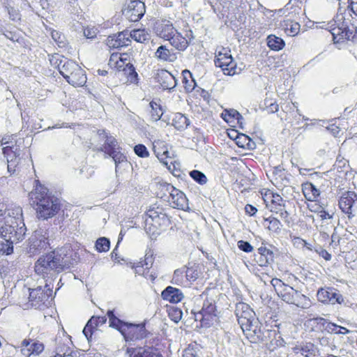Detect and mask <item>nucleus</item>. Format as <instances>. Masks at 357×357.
<instances>
[{"instance_id":"f03ea898","label":"nucleus","mask_w":357,"mask_h":357,"mask_svg":"<svg viewBox=\"0 0 357 357\" xmlns=\"http://www.w3.org/2000/svg\"><path fill=\"white\" fill-rule=\"evenodd\" d=\"M68 251L72 252L69 248L64 247L40 257L35 264L36 273L45 277V274H48L51 271L59 273L68 268L71 261Z\"/></svg>"},{"instance_id":"774afa93","label":"nucleus","mask_w":357,"mask_h":357,"mask_svg":"<svg viewBox=\"0 0 357 357\" xmlns=\"http://www.w3.org/2000/svg\"><path fill=\"white\" fill-rule=\"evenodd\" d=\"M319 217L323 220L326 219H330L332 216L326 211L321 210L318 213Z\"/></svg>"},{"instance_id":"e2e57ef3","label":"nucleus","mask_w":357,"mask_h":357,"mask_svg":"<svg viewBox=\"0 0 357 357\" xmlns=\"http://www.w3.org/2000/svg\"><path fill=\"white\" fill-rule=\"evenodd\" d=\"M279 109V106L275 102H271L268 106L266 107V110L268 113L273 114L278 112Z\"/></svg>"},{"instance_id":"c03bdc74","label":"nucleus","mask_w":357,"mask_h":357,"mask_svg":"<svg viewBox=\"0 0 357 357\" xmlns=\"http://www.w3.org/2000/svg\"><path fill=\"white\" fill-rule=\"evenodd\" d=\"M190 176L199 185H205L208 182L206 176L201 171L192 170L189 172Z\"/></svg>"},{"instance_id":"58836bf2","label":"nucleus","mask_w":357,"mask_h":357,"mask_svg":"<svg viewBox=\"0 0 357 357\" xmlns=\"http://www.w3.org/2000/svg\"><path fill=\"white\" fill-rule=\"evenodd\" d=\"M172 282L177 285H186L185 268L176 269L173 275Z\"/></svg>"},{"instance_id":"de8ad7c7","label":"nucleus","mask_w":357,"mask_h":357,"mask_svg":"<svg viewBox=\"0 0 357 357\" xmlns=\"http://www.w3.org/2000/svg\"><path fill=\"white\" fill-rule=\"evenodd\" d=\"M52 39L57 43L59 47H63L66 45L65 36L59 31L53 30L51 32Z\"/></svg>"},{"instance_id":"1a4fd4ad","label":"nucleus","mask_w":357,"mask_h":357,"mask_svg":"<svg viewBox=\"0 0 357 357\" xmlns=\"http://www.w3.org/2000/svg\"><path fill=\"white\" fill-rule=\"evenodd\" d=\"M162 186L169 193L168 202L172 207L183 211L189 208L188 200L182 191L167 183H165Z\"/></svg>"},{"instance_id":"a18cd8bd","label":"nucleus","mask_w":357,"mask_h":357,"mask_svg":"<svg viewBox=\"0 0 357 357\" xmlns=\"http://www.w3.org/2000/svg\"><path fill=\"white\" fill-rule=\"evenodd\" d=\"M284 30L288 36H294L300 31V24L294 22H288L285 24Z\"/></svg>"},{"instance_id":"37998d69","label":"nucleus","mask_w":357,"mask_h":357,"mask_svg":"<svg viewBox=\"0 0 357 357\" xmlns=\"http://www.w3.org/2000/svg\"><path fill=\"white\" fill-rule=\"evenodd\" d=\"M95 247L99 252H107L110 247V241L106 237H100L96 241Z\"/></svg>"},{"instance_id":"0e129e2a","label":"nucleus","mask_w":357,"mask_h":357,"mask_svg":"<svg viewBox=\"0 0 357 357\" xmlns=\"http://www.w3.org/2000/svg\"><path fill=\"white\" fill-rule=\"evenodd\" d=\"M289 213L286 211L284 207L282 209L280 208V213H278V217H280L282 220L286 222H289Z\"/></svg>"},{"instance_id":"f8f14e48","label":"nucleus","mask_w":357,"mask_h":357,"mask_svg":"<svg viewBox=\"0 0 357 357\" xmlns=\"http://www.w3.org/2000/svg\"><path fill=\"white\" fill-rule=\"evenodd\" d=\"M21 150L16 144L8 145L3 148V153L6 158L8 162V171L10 173L16 172V168L20 164L22 157H20Z\"/></svg>"},{"instance_id":"052dcab7","label":"nucleus","mask_w":357,"mask_h":357,"mask_svg":"<svg viewBox=\"0 0 357 357\" xmlns=\"http://www.w3.org/2000/svg\"><path fill=\"white\" fill-rule=\"evenodd\" d=\"M183 79L185 81V88L186 91H192L195 89V86L196 85L195 80L192 79L190 81V82H189L185 75H184Z\"/></svg>"},{"instance_id":"72a5a7b5","label":"nucleus","mask_w":357,"mask_h":357,"mask_svg":"<svg viewBox=\"0 0 357 357\" xmlns=\"http://www.w3.org/2000/svg\"><path fill=\"white\" fill-rule=\"evenodd\" d=\"M303 192L307 199L312 201L319 197L320 192L312 183H306L303 188Z\"/></svg>"},{"instance_id":"c85d7f7f","label":"nucleus","mask_w":357,"mask_h":357,"mask_svg":"<svg viewBox=\"0 0 357 357\" xmlns=\"http://www.w3.org/2000/svg\"><path fill=\"white\" fill-rule=\"evenodd\" d=\"M336 18V23L337 24V26L333 28L331 31L333 40H336L337 38H338V35L341 33V31L345 30L350 24V20H346L342 15H337Z\"/></svg>"},{"instance_id":"7c9ffc66","label":"nucleus","mask_w":357,"mask_h":357,"mask_svg":"<svg viewBox=\"0 0 357 357\" xmlns=\"http://www.w3.org/2000/svg\"><path fill=\"white\" fill-rule=\"evenodd\" d=\"M170 44L178 50H184L188 46L187 39L178 31L169 40Z\"/></svg>"},{"instance_id":"dca6fc26","label":"nucleus","mask_w":357,"mask_h":357,"mask_svg":"<svg viewBox=\"0 0 357 357\" xmlns=\"http://www.w3.org/2000/svg\"><path fill=\"white\" fill-rule=\"evenodd\" d=\"M21 353L23 356L29 357L31 355L38 356L44 350V345L38 341L25 339L21 343Z\"/></svg>"},{"instance_id":"f3484780","label":"nucleus","mask_w":357,"mask_h":357,"mask_svg":"<svg viewBox=\"0 0 357 357\" xmlns=\"http://www.w3.org/2000/svg\"><path fill=\"white\" fill-rule=\"evenodd\" d=\"M131 43L128 32L123 31L118 34L109 36L106 40V45L109 48L118 49L128 46Z\"/></svg>"},{"instance_id":"6e6552de","label":"nucleus","mask_w":357,"mask_h":357,"mask_svg":"<svg viewBox=\"0 0 357 357\" xmlns=\"http://www.w3.org/2000/svg\"><path fill=\"white\" fill-rule=\"evenodd\" d=\"M214 62L215 66L220 68L225 75H234L237 73L236 64L228 50L223 48L218 52Z\"/></svg>"},{"instance_id":"4468645a","label":"nucleus","mask_w":357,"mask_h":357,"mask_svg":"<svg viewBox=\"0 0 357 357\" xmlns=\"http://www.w3.org/2000/svg\"><path fill=\"white\" fill-rule=\"evenodd\" d=\"M29 301L32 302L33 306H40L41 304L46 305L49 303V299L52 296V290L46 284L43 289L38 287L36 289H29Z\"/></svg>"},{"instance_id":"412c9836","label":"nucleus","mask_w":357,"mask_h":357,"mask_svg":"<svg viewBox=\"0 0 357 357\" xmlns=\"http://www.w3.org/2000/svg\"><path fill=\"white\" fill-rule=\"evenodd\" d=\"M235 314L239 324L244 322V320H253V319L255 318L254 311L245 303H238L236 304Z\"/></svg>"},{"instance_id":"864d4df0","label":"nucleus","mask_w":357,"mask_h":357,"mask_svg":"<svg viewBox=\"0 0 357 357\" xmlns=\"http://www.w3.org/2000/svg\"><path fill=\"white\" fill-rule=\"evenodd\" d=\"M238 247L240 250L245 252H250L253 250V247L249 242L243 240L238 241Z\"/></svg>"},{"instance_id":"aec40b11","label":"nucleus","mask_w":357,"mask_h":357,"mask_svg":"<svg viewBox=\"0 0 357 357\" xmlns=\"http://www.w3.org/2000/svg\"><path fill=\"white\" fill-rule=\"evenodd\" d=\"M153 151L158 159L162 162L165 166L170 169L168 166L169 162L172 164V161L169 162V160H172V157L169 155L167 146L162 141L154 142L153 143Z\"/></svg>"},{"instance_id":"f704fd0d","label":"nucleus","mask_w":357,"mask_h":357,"mask_svg":"<svg viewBox=\"0 0 357 357\" xmlns=\"http://www.w3.org/2000/svg\"><path fill=\"white\" fill-rule=\"evenodd\" d=\"M284 40L275 35H269L267 37V45L272 50L279 51L284 47Z\"/></svg>"},{"instance_id":"cd10ccee","label":"nucleus","mask_w":357,"mask_h":357,"mask_svg":"<svg viewBox=\"0 0 357 357\" xmlns=\"http://www.w3.org/2000/svg\"><path fill=\"white\" fill-rule=\"evenodd\" d=\"M155 56L163 61H173L176 59L175 54L166 45H160L155 52Z\"/></svg>"},{"instance_id":"9b49d317","label":"nucleus","mask_w":357,"mask_h":357,"mask_svg":"<svg viewBox=\"0 0 357 357\" xmlns=\"http://www.w3.org/2000/svg\"><path fill=\"white\" fill-rule=\"evenodd\" d=\"M338 204L341 211L349 219L352 218L357 210V195L354 192H347L341 196Z\"/></svg>"},{"instance_id":"e433bc0d","label":"nucleus","mask_w":357,"mask_h":357,"mask_svg":"<svg viewBox=\"0 0 357 357\" xmlns=\"http://www.w3.org/2000/svg\"><path fill=\"white\" fill-rule=\"evenodd\" d=\"M354 26L351 25L349 26L345 30L341 31V33L338 35V38L334 40V43H339L340 40L346 39L348 40H352L356 37L357 31H354Z\"/></svg>"},{"instance_id":"2f4dec72","label":"nucleus","mask_w":357,"mask_h":357,"mask_svg":"<svg viewBox=\"0 0 357 357\" xmlns=\"http://www.w3.org/2000/svg\"><path fill=\"white\" fill-rule=\"evenodd\" d=\"M129 38H132L137 43H144L151 39L149 33L144 29H134L128 34Z\"/></svg>"},{"instance_id":"f257e3e1","label":"nucleus","mask_w":357,"mask_h":357,"mask_svg":"<svg viewBox=\"0 0 357 357\" xmlns=\"http://www.w3.org/2000/svg\"><path fill=\"white\" fill-rule=\"evenodd\" d=\"M5 215L1 217L3 224L1 226L0 252L8 255L13 252V244L22 241L25 236L26 228L22 216V209L19 206L4 209Z\"/></svg>"},{"instance_id":"a19ab883","label":"nucleus","mask_w":357,"mask_h":357,"mask_svg":"<svg viewBox=\"0 0 357 357\" xmlns=\"http://www.w3.org/2000/svg\"><path fill=\"white\" fill-rule=\"evenodd\" d=\"M265 222H268L267 228L275 233H279L282 229V224L278 218L270 216L265 219Z\"/></svg>"},{"instance_id":"4c0bfd02","label":"nucleus","mask_w":357,"mask_h":357,"mask_svg":"<svg viewBox=\"0 0 357 357\" xmlns=\"http://www.w3.org/2000/svg\"><path fill=\"white\" fill-rule=\"evenodd\" d=\"M295 349L299 350L301 354L305 357H317V349L312 343H307L300 348H295Z\"/></svg>"},{"instance_id":"6ab92c4d","label":"nucleus","mask_w":357,"mask_h":357,"mask_svg":"<svg viewBox=\"0 0 357 357\" xmlns=\"http://www.w3.org/2000/svg\"><path fill=\"white\" fill-rule=\"evenodd\" d=\"M156 79L163 89H172L177 84V81L174 75L164 69L158 70Z\"/></svg>"},{"instance_id":"4be33fe9","label":"nucleus","mask_w":357,"mask_h":357,"mask_svg":"<svg viewBox=\"0 0 357 357\" xmlns=\"http://www.w3.org/2000/svg\"><path fill=\"white\" fill-rule=\"evenodd\" d=\"M127 353L129 357H162V356L152 347L128 348Z\"/></svg>"},{"instance_id":"603ef678","label":"nucleus","mask_w":357,"mask_h":357,"mask_svg":"<svg viewBox=\"0 0 357 357\" xmlns=\"http://www.w3.org/2000/svg\"><path fill=\"white\" fill-rule=\"evenodd\" d=\"M257 262L260 266H266L273 261V256H264L257 255Z\"/></svg>"},{"instance_id":"338daca9","label":"nucleus","mask_w":357,"mask_h":357,"mask_svg":"<svg viewBox=\"0 0 357 357\" xmlns=\"http://www.w3.org/2000/svg\"><path fill=\"white\" fill-rule=\"evenodd\" d=\"M284 206L282 205L281 204L278 203L277 204H273L271 208V211L272 213H275L276 215H278L280 213V208L282 209Z\"/></svg>"},{"instance_id":"9d476101","label":"nucleus","mask_w":357,"mask_h":357,"mask_svg":"<svg viewBox=\"0 0 357 357\" xmlns=\"http://www.w3.org/2000/svg\"><path fill=\"white\" fill-rule=\"evenodd\" d=\"M29 241V252L33 255L45 250L50 245L49 234L43 229L36 230Z\"/></svg>"},{"instance_id":"2eb2a0df","label":"nucleus","mask_w":357,"mask_h":357,"mask_svg":"<svg viewBox=\"0 0 357 357\" xmlns=\"http://www.w3.org/2000/svg\"><path fill=\"white\" fill-rule=\"evenodd\" d=\"M317 298L321 303H329L331 304L344 302V298L340 292L334 289H323L321 288L317 292Z\"/></svg>"},{"instance_id":"a211bd4d","label":"nucleus","mask_w":357,"mask_h":357,"mask_svg":"<svg viewBox=\"0 0 357 357\" xmlns=\"http://www.w3.org/2000/svg\"><path fill=\"white\" fill-rule=\"evenodd\" d=\"M59 55L57 54L56 56H52L50 62L54 65H57L60 73L66 79V77L75 70L78 64L73 61L66 60V59L64 60H60L58 63V61L59 60Z\"/></svg>"},{"instance_id":"473e14b6","label":"nucleus","mask_w":357,"mask_h":357,"mask_svg":"<svg viewBox=\"0 0 357 357\" xmlns=\"http://www.w3.org/2000/svg\"><path fill=\"white\" fill-rule=\"evenodd\" d=\"M204 316L206 317V321H211L215 314V303L210 300H206L202 309L200 310Z\"/></svg>"},{"instance_id":"423d86ee","label":"nucleus","mask_w":357,"mask_h":357,"mask_svg":"<svg viewBox=\"0 0 357 357\" xmlns=\"http://www.w3.org/2000/svg\"><path fill=\"white\" fill-rule=\"evenodd\" d=\"M145 230L151 236L159 235L162 230H165L171 224L169 216L164 212L163 208L151 207L146 213Z\"/></svg>"},{"instance_id":"0eeeda50","label":"nucleus","mask_w":357,"mask_h":357,"mask_svg":"<svg viewBox=\"0 0 357 357\" xmlns=\"http://www.w3.org/2000/svg\"><path fill=\"white\" fill-rule=\"evenodd\" d=\"M278 296L285 303L295 305L298 307L301 306L303 300L306 296L299 291L294 289L292 287L286 284L278 278H273L271 281Z\"/></svg>"},{"instance_id":"09e8293b","label":"nucleus","mask_w":357,"mask_h":357,"mask_svg":"<svg viewBox=\"0 0 357 357\" xmlns=\"http://www.w3.org/2000/svg\"><path fill=\"white\" fill-rule=\"evenodd\" d=\"M123 70L129 75V79L131 82L136 81L137 73H136L132 64H131L130 62H128L126 63V67L123 68Z\"/></svg>"},{"instance_id":"b1692460","label":"nucleus","mask_w":357,"mask_h":357,"mask_svg":"<svg viewBox=\"0 0 357 357\" xmlns=\"http://www.w3.org/2000/svg\"><path fill=\"white\" fill-rule=\"evenodd\" d=\"M176 31L173 24L167 20L162 21L156 27L157 35L167 40H169Z\"/></svg>"},{"instance_id":"7ed1b4c3","label":"nucleus","mask_w":357,"mask_h":357,"mask_svg":"<svg viewBox=\"0 0 357 357\" xmlns=\"http://www.w3.org/2000/svg\"><path fill=\"white\" fill-rule=\"evenodd\" d=\"M33 202L37 205L38 218L47 219L55 215L60 209L59 200L48 194V190L42 185H37L29 193Z\"/></svg>"},{"instance_id":"39448f33","label":"nucleus","mask_w":357,"mask_h":357,"mask_svg":"<svg viewBox=\"0 0 357 357\" xmlns=\"http://www.w3.org/2000/svg\"><path fill=\"white\" fill-rule=\"evenodd\" d=\"M109 326L116 328L126 341L140 340L146 336L144 324H134L119 319L114 314V310H109L107 312Z\"/></svg>"},{"instance_id":"bf43d9fd","label":"nucleus","mask_w":357,"mask_h":357,"mask_svg":"<svg viewBox=\"0 0 357 357\" xmlns=\"http://www.w3.org/2000/svg\"><path fill=\"white\" fill-rule=\"evenodd\" d=\"M8 12L10 15V18L13 20H19L20 19V14L17 10L13 7L8 8Z\"/></svg>"},{"instance_id":"393cba45","label":"nucleus","mask_w":357,"mask_h":357,"mask_svg":"<svg viewBox=\"0 0 357 357\" xmlns=\"http://www.w3.org/2000/svg\"><path fill=\"white\" fill-rule=\"evenodd\" d=\"M161 296L164 300L173 303L180 302L184 297L180 289L171 286L167 287L162 291Z\"/></svg>"},{"instance_id":"3c124183","label":"nucleus","mask_w":357,"mask_h":357,"mask_svg":"<svg viewBox=\"0 0 357 357\" xmlns=\"http://www.w3.org/2000/svg\"><path fill=\"white\" fill-rule=\"evenodd\" d=\"M135 153L141 158L148 157L149 153L146 147L143 144H137L134 148Z\"/></svg>"},{"instance_id":"6e6d98bb","label":"nucleus","mask_w":357,"mask_h":357,"mask_svg":"<svg viewBox=\"0 0 357 357\" xmlns=\"http://www.w3.org/2000/svg\"><path fill=\"white\" fill-rule=\"evenodd\" d=\"M118 59H119L118 54H114V53L112 54L109 61V65L112 66H113L112 62H114V67H116L119 70H121V68H122V65L121 63H119V61H117Z\"/></svg>"},{"instance_id":"ea45409f","label":"nucleus","mask_w":357,"mask_h":357,"mask_svg":"<svg viewBox=\"0 0 357 357\" xmlns=\"http://www.w3.org/2000/svg\"><path fill=\"white\" fill-rule=\"evenodd\" d=\"M259 325H260V323L256 318L253 319V320H244V322L240 324L241 328L245 336L248 335V333L250 332L251 330H254Z\"/></svg>"},{"instance_id":"bb28decb","label":"nucleus","mask_w":357,"mask_h":357,"mask_svg":"<svg viewBox=\"0 0 357 357\" xmlns=\"http://www.w3.org/2000/svg\"><path fill=\"white\" fill-rule=\"evenodd\" d=\"M66 81L74 86H83L86 82V77L84 70L78 66L68 77Z\"/></svg>"},{"instance_id":"79ce46f5","label":"nucleus","mask_w":357,"mask_h":357,"mask_svg":"<svg viewBox=\"0 0 357 357\" xmlns=\"http://www.w3.org/2000/svg\"><path fill=\"white\" fill-rule=\"evenodd\" d=\"M247 338L250 340L251 342H257L259 341H263L264 337L261 330V324L259 325L254 330H251L246 335Z\"/></svg>"},{"instance_id":"c756f323","label":"nucleus","mask_w":357,"mask_h":357,"mask_svg":"<svg viewBox=\"0 0 357 357\" xmlns=\"http://www.w3.org/2000/svg\"><path fill=\"white\" fill-rule=\"evenodd\" d=\"M190 120L181 113H176L172 119V126L178 130H184L190 125Z\"/></svg>"},{"instance_id":"49530a36","label":"nucleus","mask_w":357,"mask_h":357,"mask_svg":"<svg viewBox=\"0 0 357 357\" xmlns=\"http://www.w3.org/2000/svg\"><path fill=\"white\" fill-rule=\"evenodd\" d=\"M150 106L151 107V118L155 121H158L162 115L160 105H158L156 102H151Z\"/></svg>"},{"instance_id":"c9c22d12","label":"nucleus","mask_w":357,"mask_h":357,"mask_svg":"<svg viewBox=\"0 0 357 357\" xmlns=\"http://www.w3.org/2000/svg\"><path fill=\"white\" fill-rule=\"evenodd\" d=\"M221 117L227 122H231L236 119L238 123H241L243 119L241 114L234 109H225L221 114Z\"/></svg>"},{"instance_id":"ddd939ff","label":"nucleus","mask_w":357,"mask_h":357,"mask_svg":"<svg viewBox=\"0 0 357 357\" xmlns=\"http://www.w3.org/2000/svg\"><path fill=\"white\" fill-rule=\"evenodd\" d=\"M145 11L142 1L130 0L123 10V13L130 22H137L144 16Z\"/></svg>"},{"instance_id":"5701e85b","label":"nucleus","mask_w":357,"mask_h":357,"mask_svg":"<svg viewBox=\"0 0 357 357\" xmlns=\"http://www.w3.org/2000/svg\"><path fill=\"white\" fill-rule=\"evenodd\" d=\"M107 321V318L102 317H92L87 322L86 325L83 329V333L88 340L91 337L94 331L100 326L105 324Z\"/></svg>"},{"instance_id":"13d9d810","label":"nucleus","mask_w":357,"mask_h":357,"mask_svg":"<svg viewBox=\"0 0 357 357\" xmlns=\"http://www.w3.org/2000/svg\"><path fill=\"white\" fill-rule=\"evenodd\" d=\"M84 36L86 38H93L96 36L97 32L96 29L94 28H86L84 29Z\"/></svg>"},{"instance_id":"69168bd1","label":"nucleus","mask_w":357,"mask_h":357,"mask_svg":"<svg viewBox=\"0 0 357 357\" xmlns=\"http://www.w3.org/2000/svg\"><path fill=\"white\" fill-rule=\"evenodd\" d=\"M245 211L247 214H249L250 215H254L257 213V209L252 205L247 204L245 206Z\"/></svg>"},{"instance_id":"8fccbe9b","label":"nucleus","mask_w":357,"mask_h":357,"mask_svg":"<svg viewBox=\"0 0 357 357\" xmlns=\"http://www.w3.org/2000/svg\"><path fill=\"white\" fill-rule=\"evenodd\" d=\"M183 312L181 310L177 307H172L169 311V316L171 320L178 323L182 318Z\"/></svg>"},{"instance_id":"4d7b16f0","label":"nucleus","mask_w":357,"mask_h":357,"mask_svg":"<svg viewBox=\"0 0 357 357\" xmlns=\"http://www.w3.org/2000/svg\"><path fill=\"white\" fill-rule=\"evenodd\" d=\"M195 320L197 321H200L202 325H206L209 321H206V317L204 316V314L202 313V311L199 310L197 312H194Z\"/></svg>"},{"instance_id":"680f3d73","label":"nucleus","mask_w":357,"mask_h":357,"mask_svg":"<svg viewBox=\"0 0 357 357\" xmlns=\"http://www.w3.org/2000/svg\"><path fill=\"white\" fill-rule=\"evenodd\" d=\"M257 255L264 256V257H267L268 256H273V252L271 251L270 250L267 249L265 247H260L258 249V255Z\"/></svg>"},{"instance_id":"5fc2aeb1","label":"nucleus","mask_w":357,"mask_h":357,"mask_svg":"<svg viewBox=\"0 0 357 357\" xmlns=\"http://www.w3.org/2000/svg\"><path fill=\"white\" fill-rule=\"evenodd\" d=\"M197 278V273L191 268L185 269L186 282L195 281Z\"/></svg>"},{"instance_id":"a878e982","label":"nucleus","mask_w":357,"mask_h":357,"mask_svg":"<svg viewBox=\"0 0 357 357\" xmlns=\"http://www.w3.org/2000/svg\"><path fill=\"white\" fill-rule=\"evenodd\" d=\"M318 324H321L323 328L328 333L335 334H347L350 331L347 328L337 326L335 324L327 321L325 319L321 317H317L314 319Z\"/></svg>"},{"instance_id":"20e7f679","label":"nucleus","mask_w":357,"mask_h":357,"mask_svg":"<svg viewBox=\"0 0 357 357\" xmlns=\"http://www.w3.org/2000/svg\"><path fill=\"white\" fill-rule=\"evenodd\" d=\"M93 139L94 141L98 140L100 142H104L102 145L95 146L93 149L98 151H102L112 158L116 166V172H117L119 169L121 167H128L130 165L126 157L121 153L116 139L114 137L108 135L104 130H99Z\"/></svg>"}]
</instances>
